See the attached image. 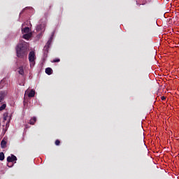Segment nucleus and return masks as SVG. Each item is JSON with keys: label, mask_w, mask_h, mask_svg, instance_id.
Here are the masks:
<instances>
[{"label": "nucleus", "mask_w": 179, "mask_h": 179, "mask_svg": "<svg viewBox=\"0 0 179 179\" xmlns=\"http://www.w3.org/2000/svg\"><path fill=\"white\" fill-rule=\"evenodd\" d=\"M16 54L18 58L24 59L27 58V47L24 43H20L16 48Z\"/></svg>", "instance_id": "1"}, {"label": "nucleus", "mask_w": 179, "mask_h": 179, "mask_svg": "<svg viewBox=\"0 0 179 179\" xmlns=\"http://www.w3.org/2000/svg\"><path fill=\"white\" fill-rule=\"evenodd\" d=\"M29 61L31 68L36 65V53L34 51H31L29 54Z\"/></svg>", "instance_id": "2"}, {"label": "nucleus", "mask_w": 179, "mask_h": 179, "mask_svg": "<svg viewBox=\"0 0 179 179\" xmlns=\"http://www.w3.org/2000/svg\"><path fill=\"white\" fill-rule=\"evenodd\" d=\"M51 43H52V39H50L48 41L46 45H45V47L43 48V51L45 52L44 54H48V50H50V47L51 45Z\"/></svg>", "instance_id": "3"}, {"label": "nucleus", "mask_w": 179, "mask_h": 179, "mask_svg": "<svg viewBox=\"0 0 179 179\" xmlns=\"http://www.w3.org/2000/svg\"><path fill=\"white\" fill-rule=\"evenodd\" d=\"M16 160H17V157H16V156H15L14 155H11V157L8 156L7 157V162L8 163H13V162H16Z\"/></svg>", "instance_id": "4"}, {"label": "nucleus", "mask_w": 179, "mask_h": 179, "mask_svg": "<svg viewBox=\"0 0 179 179\" xmlns=\"http://www.w3.org/2000/svg\"><path fill=\"white\" fill-rule=\"evenodd\" d=\"M7 94H8V92L6 91L0 92V103H1V101H3V100H5V97H6Z\"/></svg>", "instance_id": "5"}, {"label": "nucleus", "mask_w": 179, "mask_h": 179, "mask_svg": "<svg viewBox=\"0 0 179 179\" xmlns=\"http://www.w3.org/2000/svg\"><path fill=\"white\" fill-rule=\"evenodd\" d=\"M37 121V117H33L30 120H29V124L30 125H34Z\"/></svg>", "instance_id": "6"}, {"label": "nucleus", "mask_w": 179, "mask_h": 179, "mask_svg": "<svg viewBox=\"0 0 179 179\" xmlns=\"http://www.w3.org/2000/svg\"><path fill=\"white\" fill-rule=\"evenodd\" d=\"M45 73H47V75H51L52 73V69L48 67L45 69Z\"/></svg>", "instance_id": "7"}, {"label": "nucleus", "mask_w": 179, "mask_h": 179, "mask_svg": "<svg viewBox=\"0 0 179 179\" xmlns=\"http://www.w3.org/2000/svg\"><path fill=\"white\" fill-rule=\"evenodd\" d=\"M36 92L34 90H31L28 94V97H34Z\"/></svg>", "instance_id": "8"}, {"label": "nucleus", "mask_w": 179, "mask_h": 179, "mask_svg": "<svg viewBox=\"0 0 179 179\" xmlns=\"http://www.w3.org/2000/svg\"><path fill=\"white\" fill-rule=\"evenodd\" d=\"M6 141L5 140H2L1 142V149H5L6 148Z\"/></svg>", "instance_id": "9"}, {"label": "nucleus", "mask_w": 179, "mask_h": 179, "mask_svg": "<svg viewBox=\"0 0 179 179\" xmlns=\"http://www.w3.org/2000/svg\"><path fill=\"white\" fill-rule=\"evenodd\" d=\"M31 37V34H25L23 35L22 38L25 40H29Z\"/></svg>", "instance_id": "10"}, {"label": "nucleus", "mask_w": 179, "mask_h": 179, "mask_svg": "<svg viewBox=\"0 0 179 179\" xmlns=\"http://www.w3.org/2000/svg\"><path fill=\"white\" fill-rule=\"evenodd\" d=\"M18 73H20V75H24V70L23 69V66L19 67Z\"/></svg>", "instance_id": "11"}, {"label": "nucleus", "mask_w": 179, "mask_h": 179, "mask_svg": "<svg viewBox=\"0 0 179 179\" xmlns=\"http://www.w3.org/2000/svg\"><path fill=\"white\" fill-rule=\"evenodd\" d=\"M22 33H29L30 31V28L29 27H26L22 29Z\"/></svg>", "instance_id": "12"}, {"label": "nucleus", "mask_w": 179, "mask_h": 179, "mask_svg": "<svg viewBox=\"0 0 179 179\" xmlns=\"http://www.w3.org/2000/svg\"><path fill=\"white\" fill-rule=\"evenodd\" d=\"M0 160L1 162L5 160V154L3 152H0Z\"/></svg>", "instance_id": "13"}, {"label": "nucleus", "mask_w": 179, "mask_h": 179, "mask_svg": "<svg viewBox=\"0 0 179 179\" xmlns=\"http://www.w3.org/2000/svg\"><path fill=\"white\" fill-rule=\"evenodd\" d=\"M6 108V104L3 103L1 106H0V111H2Z\"/></svg>", "instance_id": "14"}, {"label": "nucleus", "mask_w": 179, "mask_h": 179, "mask_svg": "<svg viewBox=\"0 0 179 179\" xmlns=\"http://www.w3.org/2000/svg\"><path fill=\"white\" fill-rule=\"evenodd\" d=\"M43 27V25H41V24H39V25H38L37 27H36V30L38 31H40V30H41V28Z\"/></svg>", "instance_id": "15"}, {"label": "nucleus", "mask_w": 179, "mask_h": 179, "mask_svg": "<svg viewBox=\"0 0 179 179\" xmlns=\"http://www.w3.org/2000/svg\"><path fill=\"white\" fill-rule=\"evenodd\" d=\"M55 143L56 146H59V145L61 144V141H59V140H56Z\"/></svg>", "instance_id": "16"}, {"label": "nucleus", "mask_w": 179, "mask_h": 179, "mask_svg": "<svg viewBox=\"0 0 179 179\" xmlns=\"http://www.w3.org/2000/svg\"><path fill=\"white\" fill-rule=\"evenodd\" d=\"M61 61V59H53L52 62H59Z\"/></svg>", "instance_id": "17"}, {"label": "nucleus", "mask_w": 179, "mask_h": 179, "mask_svg": "<svg viewBox=\"0 0 179 179\" xmlns=\"http://www.w3.org/2000/svg\"><path fill=\"white\" fill-rule=\"evenodd\" d=\"M166 99V96H162L161 100L164 101Z\"/></svg>", "instance_id": "18"}, {"label": "nucleus", "mask_w": 179, "mask_h": 179, "mask_svg": "<svg viewBox=\"0 0 179 179\" xmlns=\"http://www.w3.org/2000/svg\"><path fill=\"white\" fill-rule=\"evenodd\" d=\"M26 128H29V125L27 124V125H26Z\"/></svg>", "instance_id": "19"}, {"label": "nucleus", "mask_w": 179, "mask_h": 179, "mask_svg": "<svg viewBox=\"0 0 179 179\" xmlns=\"http://www.w3.org/2000/svg\"><path fill=\"white\" fill-rule=\"evenodd\" d=\"M4 120L6 121V117H4Z\"/></svg>", "instance_id": "20"}, {"label": "nucleus", "mask_w": 179, "mask_h": 179, "mask_svg": "<svg viewBox=\"0 0 179 179\" xmlns=\"http://www.w3.org/2000/svg\"><path fill=\"white\" fill-rule=\"evenodd\" d=\"M0 127H1V123H0Z\"/></svg>", "instance_id": "21"}]
</instances>
